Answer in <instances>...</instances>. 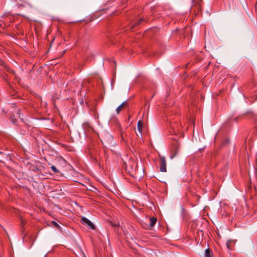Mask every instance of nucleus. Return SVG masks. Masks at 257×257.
<instances>
[{
    "mask_svg": "<svg viewBox=\"0 0 257 257\" xmlns=\"http://www.w3.org/2000/svg\"><path fill=\"white\" fill-rule=\"evenodd\" d=\"M80 222L84 225L87 226L90 229L92 230H94L95 229V225L90 220L85 217H81Z\"/></svg>",
    "mask_w": 257,
    "mask_h": 257,
    "instance_id": "1",
    "label": "nucleus"
},
{
    "mask_svg": "<svg viewBox=\"0 0 257 257\" xmlns=\"http://www.w3.org/2000/svg\"><path fill=\"white\" fill-rule=\"evenodd\" d=\"M160 171L163 172L167 171L166 159L164 156L160 157Z\"/></svg>",
    "mask_w": 257,
    "mask_h": 257,
    "instance_id": "2",
    "label": "nucleus"
},
{
    "mask_svg": "<svg viewBox=\"0 0 257 257\" xmlns=\"http://www.w3.org/2000/svg\"><path fill=\"white\" fill-rule=\"evenodd\" d=\"M193 3V7L196 6L197 8L198 12L201 10V7L202 5V0H192Z\"/></svg>",
    "mask_w": 257,
    "mask_h": 257,
    "instance_id": "3",
    "label": "nucleus"
},
{
    "mask_svg": "<svg viewBox=\"0 0 257 257\" xmlns=\"http://www.w3.org/2000/svg\"><path fill=\"white\" fill-rule=\"evenodd\" d=\"M127 105V103L126 102H123L118 107H117L116 109L117 114H119L120 111L123 110L125 107Z\"/></svg>",
    "mask_w": 257,
    "mask_h": 257,
    "instance_id": "4",
    "label": "nucleus"
},
{
    "mask_svg": "<svg viewBox=\"0 0 257 257\" xmlns=\"http://www.w3.org/2000/svg\"><path fill=\"white\" fill-rule=\"evenodd\" d=\"M142 127H143V122L142 121H141V120H139L138 122V125H137V128H138V131L139 132V134L136 133L138 137H139V135H140V136H142Z\"/></svg>",
    "mask_w": 257,
    "mask_h": 257,
    "instance_id": "5",
    "label": "nucleus"
},
{
    "mask_svg": "<svg viewBox=\"0 0 257 257\" xmlns=\"http://www.w3.org/2000/svg\"><path fill=\"white\" fill-rule=\"evenodd\" d=\"M150 226L153 227L156 223L157 219L156 217H152L150 218Z\"/></svg>",
    "mask_w": 257,
    "mask_h": 257,
    "instance_id": "6",
    "label": "nucleus"
},
{
    "mask_svg": "<svg viewBox=\"0 0 257 257\" xmlns=\"http://www.w3.org/2000/svg\"><path fill=\"white\" fill-rule=\"evenodd\" d=\"M212 253L211 250L207 248L205 251V257H212Z\"/></svg>",
    "mask_w": 257,
    "mask_h": 257,
    "instance_id": "7",
    "label": "nucleus"
},
{
    "mask_svg": "<svg viewBox=\"0 0 257 257\" xmlns=\"http://www.w3.org/2000/svg\"><path fill=\"white\" fill-rule=\"evenodd\" d=\"M142 21V19H140L137 22H134L131 26V29H133L134 28L136 25H139V24L141 22V21Z\"/></svg>",
    "mask_w": 257,
    "mask_h": 257,
    "instance_id": "8",
    "label": "nucleus"
},
{
    "mask_svg": "<svg viewBox=\"0 0 257 257\" xmlns=\"http://www.w3.org/2000/svg\"><path fill=\"white\" fill-rule=\"evenodd\" d=\"M51 170H52V171L55 173H59V171L57 169V168L52 165L51 167Z\"/></svg>",
    "mask_w": 257,
    "mask_h": 257,
    "instance_id": "9",
    "label": "nucleus"
},
{
    "mask_svg": "<svg viewBox=\"0 0 257 257\" xmlns=\"http://www.w3.org/2000/svg\"><path fill=\"white\" fill-rule=\"evenodd\" d=\"M34 236L33 235H31L30 236V241H32V243H31L30 245V247H31L32 246V245H33V243H34Z\"/></svg>",
    "mask_w": 257,
    "mask_h": 257,
    "instance_id": "10",
    "label": "nucleus"
},
{
    "mask_svg": "<svg viewBox=\"0 0 257 257\" xmlns=\"http://www.w3.org/2000/svg\"><path fill=\"white\" fill-rule=\"evenodd\" d=\"M52 224H53V225L54 226H55L56 227L59 228L60 227V225L55 221H52Z\"/></svg>",
    "mask_w": 257,
    "mask_h": 257,
    "instance_id": "11",
    "label": "nucleus"
},
{
    "mask_svg": "<svg viewBox=\"0 0 257 257\" xmlns=\"http://www.w3.org/2000/svg\"><path fill=\"white\" fill-rule=\"evenodd\" d=\"M17 114H18L19 117H21V115H20V110H17Z\"/></svg>",
    "mask_w": 257,
    "mask_h": 257,
    "instance_id": "12",
    "label": "nucleus"
},
{
    "mask_svg": "<svg viewBox=\"0 0 257 257\" xmlns=\"http://www.w3.org/2000/svg\"><path fill=\"white\" fill-rule=\"evenodd\" d=\"M226 245H227V248H228V249H229V245L228 244V243H227V244H226Z\"/></svg>",
    "mask_w": 257,
    "mask_h": 257,
    "instance_id": "13",
    "label": "nucleus"
}]
</instances>
